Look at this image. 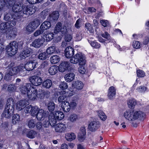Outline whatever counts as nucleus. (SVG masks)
<instances>
[{"label":"nucleus","mask_w":149,"mask_h":149,"mask_svg":"<svg viewBox=\"0 0 149 149\" xmlns=\"http://www.w3.org/2000/svg\"><path fill=\"white\" fill-rule=\"evenodd\" d=\"M54 127L55 131L60 133L64 132L66 129L65 125L61 123L57 124Z\"/></svg>","instance_id":"2eb2a0df"},{"label":"nucleus","mask_w":149,"mask_h":149,"mask_svg":"<svg viewBox=\"0 0 149 149\" xmlns=\"http://www.w3.org/2000/svg\"><path fill=\"white\" fill-rule=\"evenodd\" d=\"M75 75L73 73H70L65 74L64 78L66 81L70 82L72 81L74 78Z\"/></svg>","instance_id":"bb28decb"},{"label":"nucleus","mask_w":149,"mask_h":149,"mask_svg":"<svg viewBox=\"0 0 149 149\" xmlns=\"http://www.w3.org/2000/svg\"><path fill=\"white\" fill-rule=\"evenodd\" d=\"M44 31L42 29L37 30L34 33L33 35L35 36H37L40 35L42 34Z\"/></svg>","instance_id":"680f3d73"},{"label":"nucleus","mask_w":149,"mask_h":149,"mask_svg":"<svg viewBox=\"0 0 149 149\" xmlns=\"http://www.w3.org/2000/svg\"><path fill=\"white\" fill-rule=\"evenodd\" d=\"M65 56L68 58L71 57L74 54L73 49L71 47H67L65 50Z\"/></svg>","instance_id":"6ab92c4d"},{"label":"nucleus","mask_w":149,"mask_h":149,"mask_svg":"<svg viewBox=\"0 0 149 149\" xmlns=\"http://www.w3.org/2000/svg\"><path fill=\"white\" fill-rule=\"evenodd\" d=\"M37 134V133L36 131L31 130L27 133L26 136L29 138L33 139L36 136Z\"/></svg>","instance_id":"e433bc0d"},{"label":"nucleus","mask_w":149,"mask_h":149,"mask_svg":"<svg viewBox=\"0 0 149 149\" xmlns=\"http://www.w3.org/2000/svg\"><path fill=\"white\" fill-rule=\"evenodd\" d=\"M60 60V57L57 55H53L50 58V61L52 64H56Z\"/></svg>","instance_id":"c85d7f7f"},{"label":"nucleus","mask_w":149,"mask_h":149,"mask_svg":"<svg viewBox=\"0 0 149 149\" xmlns=\"http://www.w3.org/2000/svg\"><path fill=\"white\" fill-rule=\"evenodd\" d=\"M19 66L15 67L10 68L9 70L6 72L5 76V78L8 80L10 76H12L17 74L18 73Z\"/></svg>","instance_id":"39448f33"},{"label":"nucleus","mask_w":149,"mask_h":149,"mask_svg":"<svg viewBox=\"0 0 149 149\" xmlns=\"http://www.w3.org/2000/svg\"><path fill=\"white\" fill-rule=\"evenodd\" d=\"M35 121L34 120L31 119L29 121L28 126L29 128H33L35 126Z\"/></svg>","instance_id":"3c124183"},{"label":"nucleus","mask_w":149,"mask_h":149,"mask_svg":"<svg viewBox=\"0 0 149 149\" xmlns=\"http://www.w3.org/2000/svg\"><path fill=\"white\" fill-rule=\"evenodd\" d=\"M58 68L55 65L50 67L49 69V72L52 75H54L57 72Z\"/></svg>","instance_id":"ea45409f"},{"label":"nucleus","mask_w":149,"mask_h":149,"mask_svg":"<svg viewBox=\"0 0 149 149\" xmlns=\"http://www.w3.org/2000/svg\"><path fill=\"white\" fill-rule=\"evenodd\" d=\"M72 87L77 90H80L82 89L84 86L83 83L79 81H77L73 82Z\"/></svg>","instance_id":"412c9836"},{"label":"nucleus","mask_w":149,"mask_h":149,"mask_svg":"<svg viewBox=\"0 0 149 149\" xmlns=\"http://www.w3.org/2000/svg\"><path fill=\"white\" fill-rule=\"evenodd\" d=\"M15 102L13 99L12 97H10L8 99L6 107L9 108H12L14 109Z\"/></svg>","instance_id":"7c9ffc66"},{"label":"nucleus","mask_w":149,"mask_h":149,"mask_svg":"<svg viewBox=\"0 0 149 149\" xmlns=\"http://www.w3.org/2000/svg\"><path fill=\"white\" fill-rule=\"evenodd\" d=\"M68 87L67 83L64 82H62L59 85V88L61 89H65Z\"/></svg>","instance_id":"bf43d9fd"},{"label":"nucleus","mask_w":149,"mask_h":149,"mask_svg":"<svg viewBox=\"0 0 149 149\" xmlns=\"http://www.w3.org/2000/svg\"><path fill=\"white\" fill-rule=\"evenodd\" d=\"M44 36L45 37L46 41L49 42L54 38V34L51 32L46 31L44 33Z\"/></svg>","instance_id":"5701e85b"},{"label":"nucleus","mask_w":149,"mask_h":149,"mask_svg":"<svg viewBox=\"0 0 149 149\" xmlns=\"http://www.w3.org/2000/svg\"><path fill=\"white\" fill-rule=\"evenodd\" d=\"M54 31L55 33L61 32L63 34H65L67 31V29L66 27L62 26L61 23L58 22L56 25Z\"/></svg>","instance_id":"9b49d317"},{"label":"nucleus","mask_w":149,"mask_h":149,"mask_svg":"<svg viewBox=\"0 0 149 149\" xmlns=\"http://www.w3.org/2000/svg\"><path fill=\"white\" fill-rule=\"evenodd\" d=\"M100 127V124L98 122L93 121L91 122L88 126L89 130L91 131H95Z\"/></svg>","instance_id":"f8f14e48"},{"label":"nucleus","mask_w":149,"mask_h":149,"mask_svg":"<svg viewBox=\"0 0 149 149\" xmlns=\"http://www.w3.org/2000/svg\"><path fill=\"white\" fill-rule=\"evenodd\" d=\"M52 85V81L49 79H47L45 80L42 83L43 86L47 88H49Z\"/></svg>","instance_id":"4c0bfd02"},{"label":"nucleus","mask_w":149,"mask_h":149,"mask_svg":"<svg viewBox=\"0 0 149 149\" xmlns=\"http://www.w3.org/2000/svg\"><path fill=\"white\" fill-rule=\"evenodd\" d=\"M6 1V0H0V11L4 8L6 5L8 6Z\"/></svg>","instance_id":"a18cd8bd"},{"label":"nucleus","mask_w":149,"mask_h":149,"mask_svg":"<svg viewBox=\"0 0 149 149\" xmlns=\"http://www.w3.org/2000/svg\"><path fill=\"white\" fill-rule=\"evenodd\" d=\"M91 46L95 48H99L100 47V44L96 42L93 41L91 43Z\"/></svg>","instance_id":"4d7b16f0"},{"label":"nucleus","mask_w":149,"mask_h":149,"mask_svg":"<svg viewBox=\"0 0 149 149\" xmlns=\"http://www.w3.org/2000/svg\"><path fill=\"white\" fill-rule=\"evenodd\" d=\"M33 87L31 84H26L25 85H23L21 86L20 88V91L23 94L27 95Z\"/></svg>","instance_id":"1a4fd4ad"},{"label":"nucleus","mask_w":149,"mask_h":149,"mask_svg":"<svg viewBox=\"0 0 149 149\" xmlns=\"http://www.w3.org/2000/svg\"><path fill=\"white\" fill-rule=\"evenodd\" d=\"M69 66V63L67 61H63L62 62L58 67L59 71L63 72L68 69Z\"/></svg>","instance_id":"dca6fc26"},{"label":"nucleus","mask_w":149,"mask_h":149,"mask_svg":"<svg viewBox=\"0 0 149 149\" xmlns=\"http://www.w3.org/2000/svg\"><path fill=\"white\" fill-rule=\"evenodd\" d=\"M43 126L45 128L48 127L50 125H51V124L47 119H45L43 122L42 123Z\"/></svg>","instance_id":"e2e57ef3"},{"label":"nucleus","mask_w":149,"mask_h":149,"mask_svg":"<svg viewBox=\"0 0 149 149\" xmlns=\"http://www.w3.org/2000/svg\"><path fill=\"white\" fill-rule=\"evenodd\" d=\"M48 11L47 9H46L43 10L40 14V17L42 19H45L46 17L48 15Z\"/></svg>","instance_id":"603ef678"},{"label":"nucleus","mask_w":149,"mask_h":149,"mask_svg":"<svg viewBox=\"0 0 149 149\" xmlns=\"http://www.w3.org/2000/svg\"><path fill=\"white\" fill-rule=\"evenodd\" d=\"M116 94V89L113 86H111L109 89L108 93V97L109 99H112L115 96Z\"/></svg>","instance_id":"a211bd4d"},{"label":"nucleus","mask_w":149,"mask_h":149,"mask_svg":"<svg viewBox=\"0 0 149 149\" xmlns=\"http://www.w3.org/2000/svg\"><path fill=\"white\" fill-rule=\"evenodd\" d=\"M137 76L139 77H144L145 75V73L142 70H139L136 72Z\"/></svg>","instance_id":"5fc2aeb1"},{"label":"nucleus","mask_w":149,"mask_h":149,"mask_svg":"<svg viewBox=\"0 0 149 149\" xmlns=\"http://www.w3.org/2000/svg\"><path fill=\"white\" fill-rule=\"evenodd\" d=\"M85 28L87 30L89 31L90 32H92L93 31L92 26L89 23H86L85 25Z\"/></svg>","instance_id":"6e6d98bb"},{"label":"nucleus","mask_w":149,"mask_h":149,"mask_svg":"<svg viewBox=\"0 0 149 149\" xmlns=\"http://www.w3.org/2000/svg\"><path fill=\"white\" fill-rule=\"evenodd\" d=\"M16 22L13 19L8 21L7 22V24L9 28L12 27L14 26L16 24Z\"/></svg>","instance_id":"13d9d810"},{"label":"nucleus","mask_w":149,"mask_h":149,"mask_svg":"<svg viewBox=\"0 0 149 149\" xmlns=\"http://www.w3.org/2000/svg\"><path fill=\"white\" fill-rule=\"evenodd\" d=\"M6 38L9 39H11L14 37L16 35V33L15 31L13 30V29L9 28L5 31Z\"/></svg>","instance_id":"ddd939ff"},{"label":"nucleus","mask_w":149,"mask_h":149,"mask_svg":"<svg viewBox=\"0 0 149 149\" xmlns=\"http://www.w3.org/2000/svg\"><path fill=\"white\" fill-rule=\"evenodd\" d=\"M20 116L17 114H14L13 115L12 121L14 124H15L17 122L20 120Z\"/></svg>","instance_id":"37998d69"},{"label":"nucleus","mask_w":149,"mask_h":149,"mask_svg":"<svg viewBox=\"0 0 149 149\" xmlns=\"http://www.w3.org/2000/svg\"><path fill=\"white\" fill-rule=\"evenodd\" d=\"M51 15L54 20H57L59 16V13L58 11H55L53 12Z\"/></svg>","instance_id":"09e8293b"},{"label":"nucleus","mask_w":149,"mask_h":149,"mask_svg":"<svg viewBox=\"0 0 149 149\" xmlns=\"http://www.w3.org/2000/svg\"><path fill=\"white\" fill-rule=\"evenodd\" d=\"M26 102L25 100L19 101L16 105V109L19 110H21L25 107Z\"/></svg>","instance_id":"b1692460"},{"label":"nucleus","mask_w":149,"mask_h":149,"mask_svg":"<svg viewBox=\"0 0 149 149\" xmlns=\"http://www.w3.org/2000/svg\"><path fill=\"white\" fill-rule=\"evenodd\" d=\"M37 63L35 60H29L25 65V69L28 71H30L35 68Z\"/></svg>","instance_id":"0eeeda50"},{"label":"nucleus","mask_w":149,"mask_h":149,"mask_svg":"<svg viewBox=\"0 0 149 149\" xmlns=\"http://www.w3.org/2000/svg\"><path fill=\"white\" fill-rule=\"evenodd\" d=\"M44 40L42 38H38L35 40L32 43V45L36 48H39L42 45Z\"/></svg>","instance_id":"aec40b11"},{"label":"nucleus","mask_w":149,"mask_h":149,"mask_svg":"<svg viewBox=\"0 0 149 149\" xmlns=\"http://www.w3.org/2000/svg\"><path fill=\"white\" fill-rule=\"evenodd\" d=\"M80 118L79 116L75 114H72L70 115L69 120L71 122H74Z\"/></svg>","instance_id":"c9c22d12"},{"label":"nucleus","mask_w":149,"mask_h":149,"mask_svg":"<svg viewBox=\"0 0 149 149\" xmlns=\"http://www.w3.org/2000/svg\"><path fill=\"white\" fill-rule=\"evenodd\" d=\"M48 120L51 124V125L53 126L56 123L57 119L53 114H51L49 116Z\"/></svg>","instance_id":"2f4dec72"},{"label":"nucleus","mask_w":149,"mask_h":149,"mask_svg":"<svg viewBox=\"0 0 149 149\" xmlns=\"http://www.w3.org/2000/svg\"><path fill=\"white\" fill-rule=\"evenodd\" d=\"M48 108L50 112H52L55 108V104L54 102H51L49 103Z\"/></svg>","instance_id":"8fccbe9b"},{"label":"nucleus","mask_w":149,"mask_h":149,"mask_svg":"<svg viewBox=\"0 0 149 149\" xmlns=\"http://www.w3.org/2000/svg\"><path fill=\"white\" fill-rule=\"evenodd\" d=\"M48 113L44 110L41 109L39 110L38 113L36 116L37 119L39 121H41L47 118Z\"/></svg>","instance_id":"6e6552de"},{"label":"nucleus","mask_w":149,"mask_h":149,"mask_svg":"<svg viewBox=\"0 0 149 149\" xmlns=\"http://www.w3.org/2000/svg\"><path fill=\"white\" fill-rule=\"evenodd\" d=\"M97 112L99 117L102 120L104 121L106 120L107 117L103 112L101 110H99Z\"/></svg>","instance_id":"f704fd0d"},{"label":"nucleus","mask_w":149,"mask_h":149,"mask_svg":"<svg viewBox=\"0 0 149 149\" xmlns=\"http://www.w3.org/2000/svg\"><path fill=\"white\" fill-rule=\"evenodd\" d=\"M31 113L32 116H36L40 109L37 106L33 107L31 106Z\"/></svg>","instance_id":"58836bf2"},{"label":"nucleus","mask_w":149,"mask_h":149,"mask_svg":"<svg viewBox=\"0 0 149 149\" xmlns=\"http://www.w3.org/2000/svg\"><path fill=\"white\" fill-rule=\"evenodd\" d=\"M26 70L25 69V66L23 65H19V66L18 73L20 75L24 77L26 74Z\"/></svg>","instance_id":"cd10ccee"},{"label":"nucleus","mask_w":149,"mask_h":149,"mask_svg":"<svg viewBox=\"0 0 149 149\" xmlns=\"http://www.w3.org/2000/svg\"><path fill=\"white\" fill-rule=\"evenodd\" d=\"M78 71L79 72L82 74H84L86 71V69L84 66H80L78 68Z\"/></svg>","instance_id":"69168bd1"},{"label":"nucleus","mask_w":149,"mask_h":149,"mask_svg":"<svg viewBox=\"0 0 149 149\" xmlns=\"http://www.w3.org/2000/svg\"><path fill=\"white\" fill-rule=\"evenodd\" d=\"M127 104L129 108H133L134 107L136 104V102L134 99L132 98L128 100Z\"/></svg>","instance_id":"a19ab883"},{"label":"nucleus","mask_w":149,"mask_h":149,"mask_svg":"<svg viewBox=\"0 0 149 149\" xmlns=\"http://www.w3.org/2000/svg\"><path fill=\"white\" fill-rule=\"evenodd\" d=\"M12 11L16 13L13 15V19H17L24 15L29 16L34 13V10L29 6L23 8L21 4L15 3L12 7Z\"/></svg>","instance_id":"f257e3e1"},{"label":"nucleus","mask_w":149,"mask_h":149,"mask_svg":"<svg viewBox=\"0 0 149 149\" xmlns=\"http://www.w3.org/2000/svg\"><path fill=\"white\" fill-rule=\"evenodd\" d=\"M29 24L32 27V28L35 30L40 25V22L39 20L35 19L34 21L30 23Z\"/></svg>","instance_id":"72a5a7b5"},{"label":"nucleus","mask_w":149,"mask_h":149,"mask_svg":"<svg viewBox=\"0 0 149 149\" xmlns=\"http://www.w3.org/2000/svg\"><path fill=\"white\" fill-rule=\"evenodd\" d=\"M124 116L127 120L133 121L137 120H142L146 117V114L141 111L128 110L125 112Z\"/></svg>","instance_id":"f03ea898"},{"label":"nucleus","mask_w":149,"mask_h":149,"mask_svg":"<svg viewBox=\"0 0 149 149\" xmlns=\"http://www.w3.org/2000/svg\"><path fill=\"white\" fill-rule=\"evenodd\" d=\"M27 95L28 98L31 100H33L36 99L37 95V90L33 87Z\"/></svg>","instance_id":"4468645a"},{"label":"nucleus","mask_w":149,"mask_h":149,"mask_svg":"<svg viewBox=\"0 0 149 149\" xmlns=\"http://www.w3.org/2000/svg\"><path fill=\"white\" fill-rule=\"evenodd\" d=\"M18 46V44L16 41H13L10 42L6 48L8 54L10 56L15 55L17 52Z\"/></svg>","instance_id":"20e7f679"},{"label":"nucleus","mask_w":149,"mask_h":149,"mask_svg":"<svg viewBox=\"0 0 149 149\" xmlns=\"http://www.w3.org/2000/svg\"><path fill=\"white\" fill-rule=\"evenodd\" d=\"M65 137L67 141H71L75 139L76 136L73 132L67 133L65 134Z\"/></svg>","instance_id":"4be33fe9"},{"label":"nucleus","mask_w":149,"mask_h":149,"mask_svg":"<svg viewBox=\"0 0 149 149\" xmlns=\"http://www.w3.org/2000/svg\"><path fill=\"white\" fill-rule=\"evenodd\" d=\"M14 109L12 108L6 107L3 112L2 113V116L3 117L9 118H10L13 113Z\"/></svg>","instance_id":"9d476101"},{"label":"nucleus","mask_w":149,"mask_h":149,"mask_svg":"<svg viewBox=\"0 0 149 149\" xmlns=\"http://www.w3.org/2000/svg\"><path fill=\"white\" fill-rule=\"evenodd\" d=\"M61 106L65 112H68L70 110L71 106L68 101L65 103H63Z\"/></svg>","instance_id":"a878e982"},{"label":"nucleus","mask_w":149,"mask_h":149,"mask_svg":"<svg viewBox=\"0 0 149 149\" xmlns=\"http://www.w3.org/2000/svg\"><path fill=\"white\" fill-rule=\"evenodd\" d=\"M13 18V15L10 13H7L5 14L4 17V19L6 21H9Z\"/></svg>","instance_id":"de8ad7c7"},{"label":"nucleus","mask_w":149,"mask_h":149,"mask_svg":"<svg viewBox=\"0 0 149 149\" xmlns=\"http://www.w3.org/2000/svg\"><path fill=\"white\" fill-rule=\"evenodd\" d=\"M51 26L50 22L49 21H45L40 26V29H42L44 31L49 28Z\"/></svg>","instance_id":"393cba45"},{"label":"nucleus","mask_w":149,"mask_h":149,"mask_svg":"<svg viewBox=\"0 0 149 149\" xmlns=\"http://www.w3.org/2000/svg\"><path fill=\"white\" fill-rule=\"evenodd\" d=\"M69 99V97L65 95H63L60 96L58 98V101L59 102L61 103L62 104L63 103H65V102L68 101Z\"/></svg>","instance_id":"473e14b6"},{"label":"nucleus","mask_w":149,"mask_h":149,"mask_svg":"<svg viewBox=\"0 0 149 149\" xmlns=\"http://www.w3.org/2000/svg\"><path fill=\"white\" fill-rule=\"evenodd\" d=\"M53 114L58 120H61L64 117V115L63 113L60 111H56L54 114Z\"/></svg>","instance_id":"c756f323"},{"label":"nucleus","mask_w":149,"mask_h":149,"mask_svg":"<svg viewBox=\"0 0 149 149\" xmlns=\"http://www.w3.org/2000/svg\"><path fill=\"white\" fill-rule=\"evenodd\" d=\"M132 46L134 48L138 49L140 48V44L139 41H134L133 42Z\"/></svg>","instance_id":"052dcab7"},{"label":"nucleus","mask_w":149,"mask_h":149,"mask_svg":"<svg viewBox=\"0 0 149 149\" xmlns=\"http://www.w3.org/2000/svg\"><path fill=\"white\" fill-rule=\"evenodd\" d=\"M9 28V26L7 22H1L0 23V29L4 30Z\"/></svg>","instance_id":"c03bdc74"},{"label":"nucleus","mask_w":149,"mask_h":149,"mask_svg":"<svg viewBox=\"0 0 149 149\" xmlns=\"http://www.w3.org/2000/svg\"><path fill=\"white\" fill-rule=\"evenodd\" d=\"M49 64V62L48 61H45L43 62L40 65L41 68H44L47 67Z\"/></svg>","instance_id":"0e129e2a"},{"label":"nucleus","mask_w":149,"mask_h":149,"mask_svg":"<svg viewBox=\"0 0 149 149\" xmlns=\"http://www.w3.org/2000/svg\"><path fill=\"white\" fill-rule=\"evenodd\" d=\"M56 47L54 45L49 47L46 50L47 54L50 55L53 54L55 51Z\"/></svg>","instance_id":"79ce46f5"},{"label":"nucleus","mask_w":149,"mask_h":149,"mask_svg":"<svg viewBox=\"0 0 149 149\" xmlns=\"http://www.w3.org/2000/svg\"><path fill=\"white\" fill-rule=\"evenodd\" d=\"M85 135L81 134V133H79L78 135L79 140L80 141H83L85 139Z\"/></svg>","instance_id":"338daca9"},{"label":"nucleus","mask_w":149,"mask_h":149,"mask_svg":"<svg viewBox=\"0 0 149 149\" xmlns=\"http://www.w3.org/2000/svg\"><path fill=\"white\" fill-rule=\"evenodd\" d=\"M32 49L29 48L24 50L19 55L20 59H25L26 58L29 56L30 55Z\"/></svg>","instance_id":"f3484780"},{"label":"nucleus","mask_w":149,"mask_h":149,"mask_svg":"<svg viewBox=\"0 0 149 149\" xmlns=\"http://www.w3.org/2000/svg\"><path fill=\"white\" fill-rule=\"evenodd\" d=\"M47 54L46 53H42L38 55V58L40 60H44L47 58Z\"/></svg>","instance_id":"49530a36"},{"label":"nucleus","mask_w":149,"mask_h":149,"mask_svg":"<svg viewBox=\"0 0 149 149\" xmlns=\"http://www.w3.org/2000/svg\"><path fill=\"white\" fill-rule=\"evenodd\" d=\"M31 106L30 105L26 107L24 109V111L25 112V113H31V109L32 108H31Z\"/></svg>","instance_id":"774afa93"},{"label":"nucleus","mask_w":149,"mask_h":149,"mask_svg":"<svg viewBox=\"0 0 149 149\" xmlns=\"http://www.w3.org/2000/svg\"><path fill=\"white\" fill-rule=\"evenodd\" d=\"M70 61L72 63L76 64L79 63L80 65H83L86 63V58L81 53H77L70 59Z\"/></svg>","instance_id":"7ed1b4c3"},{"label":"nucleus","mask_w":149,"mask_h":149,"mask_svg":"<svg viewBox=\"0 0 149 149\" xmlns=\"http://www.w3.org/2000/svg\"><path fill=\"white\" fill-rule=\"evenodd\" d=\"M29 80L32 84L37 86L40 85L42 82V79L40 77L35 75L30 77Z\"/></svg>","instance_id":"423d86ee"},{"label":"nucleus","mask_w":149,"mask_h":149,"mask_svg":"<svg viewBox=\"0 0 149 149\" xmlns=\"http://www.w3.org/2000/svg\"><path fill=\"white\" fill-rule=\"evenodd\" d=\"M16 89V87L14 84H10L9 85L8 90L10 92H13L15 91Z\"/></svg>","instance_id":"864d4df0"}]
</instances>
